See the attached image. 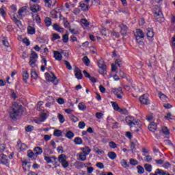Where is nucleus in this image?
I'll list each match as a JSON object with an SVG mask.
<instances>
[{
    "instance_id": "41",
    "label": "nucleus",
    "mask_w": 175,
    "mask_h": 175,
    "mask_svg": "<svg viewBox=\"0 0 175 175\" xmlns=\"http://www.w3.org/2000/svg\"><path fill=\"white\" fill-rule=\"evenodd\" d=\"M74 142L77 145L83 144V139L80 137H75Z\"/></svg>"
},
{
    "instance_id": "13",
    "label": "nucleus",
    "mask_w": 175,
    "mask_h": 175,
    "mask_svg": "<svg viewBox=\"0 0 175 175\" xmlns=\"http://www.w3.org/2000/svg\"><path fill=\"white\" fill-rule=\"evenodd\" d=\"M53 57L56 61H62V53L59 51H53Z\"/></svg>"
},
{
    "instance_id": "52",
    "label": "nucleus",
    "mask_w": 175,
    "mask_h": 175,
    "mask_svg": "<svg viewBox=\"0 0 175 175\" xmlns=\"http://www.w3.org/2000/svg\"><path fill=\"white\" fill-rule=\"evenodd\" d=\"M78 126H79V129H84V128H85V122H79Z\"/></svg>"
},
{
    "instance_id": "31",
    "label": "nucleus",
    "mask_w": 175,
    "mask_h": 175,
    "mask_svg": "<svg viewBox=\"0 0 175 175\" xmlns=\"http://www.w3.org/2000/svg\"><path fill=\"white\" fill-rule=\"evenodd\" d=\"M53 136H55L56 137H61V136H62V131L59 129L55 130L53 131Z\"/></svg>"
},
{
    "instance_id": "53",
    "label": "nucleus",
    "mask_w": 175,
    "mask_h": 175,
    "mask_svg": "<svg viewBox=\"0 0 175 175\" xmlns=\"http://www.w3.org/2000/svg\"><path fill=\"white\" fill-rule=\"evenodd\" d=\"M25 12V9L24 8H21L18 11V14L19 17H23V13Z\"/></svg>"
},
{
    "instance_id": "37",
    "label": "nucleus",
    "mask_w": 175,
    "mask_h": 175,
    "mask_svg": "<svg viewBox=\"0 0 175 175\" xmlns=\"http://www.w3.org/2000/svg\"><path fill=\"white\" fill-rule=\"evenodd\" d=\"M83 62H84L85 65H86V66H90V62H91L90 61V59L88 58V57L85 56L83 57L82 59Z\"/></svg>"
},
{
    "instance_id": "2",
    "label": "nucleus",
    "mask_w": 175,
    "mask_h": 175,
    "mask_svg": "<svg viewBox=\"0 0 175 175\" xmlns=\"http://www.w3.org/2000/svg\"><path fill=\"white\" fill-rule=\"evenodd\" d=\"M153 14L158 23L163 22V14L162 13V10L159 6H154L153 8Z\"/></svg>"
},
{
    "instance_id": "40",
    "label": "nucleus",
    "mask_w": 175,
    "mask_h": 175,
    "mask_svg": "<svg viewBox=\"0 0 175 175\" xmlns=\"http://www.w3.org/2000/svg\"><path fill=\"white\" fill-rule=\"evenodd\" d=\"M78 108L79 110H85V109H87V106L84 103H79L78 105Z\"/></svg>"
},
{
    "instance_id": "19",
    "label": "nucleus",
    "mask_w": 175,
    "mask_h": 175,
    "mask_svg": "<svg viewBox=\"0 0 175 175\" xmlns=\"http://www.w3.org/2000/svg\"><path fill=\"white\" fill-rule=\"evenodd\" d=\"M42 64H44V65L41 66V70L42 72H44V70H46V66H47V60L46 59V57H42Z\"/></svg>"
},
{
    "instance_id": "5",
    "label": "nucleus",
    "mask_w": 175,
    "mask_h": 175,
    "mask_svg": "<svg viewBox=\"0 0 175 175\" xmlns=\"http://www.w3.org/2000/svg\"><path fill=\"white\" fill-rule=\"evenodd\" d=\"M66 159H68L66 155L64 154H62L58 157V161L64 169L69 167V162Z\"/></svg>"
},
{
    "instance_id": "21",
    "label": "nucleus",
    "mask_w": 175,
    "mask_h": 175,
    "mask_svg": "<svg viewBox=\"0 0 175 175\" xmlns=\"http://www.w3.org/2000/svg\"><path fill=\"white\" fill-rule=\"evenodd\" d=\"M33 151L36 155H42L43 154V149L40 147H35Z\"/></svg>"
},
{
    "instance_id": "59",
    "label": "nucleus",
    "mask_w": 175,
    "mask_h": 175,
    "mask_svg": "<svg viewBox=\"0 0 175 175\" xmlns=\"http://www.w3.org/2000/svg\"><path fill=\"white\" fill-rule=\"evenodd\" d=\"M57 39H61V36L57 33H53L52 37L53 42H54V40H57Z\"/></svg>"
},
{
    "instance_id": "4",
    "label": "nucleus",
    "mask_w": 175,
    "mask_h": 175,
    "mask_svg": "<svg viewBox=\"0 0 175 175\" xmlns=\"http://www.w3.org/2000/svg\"><path fill=\"white\" fill-rule=\"evenodd\" d=\"M38 58L39 56H38V53L35 51H32L29 61V64L31 66V68H36V62H38Z\"/></svg>"
},
{
    "instance_id": "3",
    "label": "nucleus",
    "mask_w": 175,
    "mask_h": 175,
    "mask_svg": "<svg viewBox=\"0 0 175 175\" xmlns=\"http://www.w3.org/2000/svg\"><path fill=\"white\" fill-rule=\"evenodd\" d=\"M126 122L127 125H129L131 128H133V126H135V128H137L140 125V122L137 121L135 120L134 117L131 116H127L126 117Z\"/></svg>"
},
{
    "instance_id": "25",
    "label": "nucleus",
    "mask_w": 175,
    "mask_h": 175,
    "mask_svg": "<svg viewBox=\"0 0 175 175\" xmlns=\"http://www.w3.org/2000/svg\"><path fill=\"white\" fill-rule=\"evenodd\" d=\"M148 129L149 131H150V132H154L155 131H157V125L155 124V123L151 122L148 125Z\"/></svg>"
},
{
    "instance_id": "62",
    "label": "nucleus",
    "mask_w": 175,
    "mask_h": 175,
    "mask_svg": "<svg viewBox=\"0 0 175 175\" xmlns=\"http://www.w3.org/2000/svg\"><path fill=\"white\" fill-rule=\"evenodd\" d=\"M19 148L21 151H25L27 150V145L25 144H21Z\"/></svg>"
},
{
    "instance_id": "58",
    "label": "nucleus",
    "mask_w": 175,
    "mask_h": 175,
    "mask_svg": "<svg viewBox=\"0 0 175 175\" xmlns=\"http://www.w3.org/2000/svg\"><path fill=\"white\" fill-rule=\"evenodd\" d=\"M162 166L163 167H164V169H170V166H172V164H170L169 162H165L163 164Z\"/></svg>"
},
{
    "instance_id": "34",
    "label": "nucleus",
    "mask_w": 175,
    "mask_h": 175,
    "mask_svg": "<svg viewBox=\"0 0 175 175\" xmlns=\"http://www.w3.org/2000/svg\"><path fill=\"white\" fill-rule=\"evenodd\" d=\"M112 107L113 109V110H115V111H119V110L121 109L120 108V106H118V104H117V103L116 102H111Z\"/></svg>"
},
{
    "instance_id": "15",
    "label": "nucleus",
    "mask_w": 175,
    "mask_h": 175,
    "mask_svg": "<svg viewBox=\"0 0 175 175\" xmlns=\"http://www.w3.org/2000/svg\"><path fill=\"white\" fill-rule=\"evenodd\" d=\"M0 163L2 165H6L7 163H9V161L8 160V156L5 154H1L0 156Z\"/></svg>"
},
{
    "instance_id": "28",
    "label": "nucleus",
    "mask_w": 175,
    "mask_h": 175,
    "mask_svg": "<svg viewBox=\"0 0 175 175\" xmlns=\"http://www.w3.org/2000/svg\"><path fill=\"white\" fill-rule=\"evenodd\" d=\"M87 156L88 155H86L85 153H83V152L79 153V161L84 162V161L87 160Z\"/></svg>"
},
{
    "instance_id": "22",
    "label": "nucleus",
    "mask_w": 175,
    "mask_h": 175,
    "mask_svg": "<svg viewBox=\"0 0 175 175\" xmlns=\"http://www.w3.org/2000/svg\"><path fill=\"white\" fill-rule=\"evenodd\" d=\"M22 167L25 170V172H28L29 170L31 165L28 164L27 161H23Z\"/></svg>"
},
{
    "instance_id": "50",
    "label": "nucleus",
    "mask_w": 175,
    "mask_h": 175,
    "mask_svg": "<svg viewBox=\"0 0 175 175\" xmlns=\"http://www.w3.org/2000/svg\"><path fill=\"white\" fill-rule=\"evenodd\" d=\"M144 157H145V161L146 162H151L152 161V157L150 155H146L144 154H143Z\"/></svg>"
},
{
    "instance_id": "46",
    "label": "nucleus",
    "mask_w": 175,
    "mask_h": 175,
    "mask_svg": "<svg viewBox=\"0 0 175 175\" xmlns=\"http://www.w3.org/2000/svg\"><path fill=\"white\" fill-rule=\"evenodd\" d=\"M154 162L156 163L157 165H158L159 166H161V165H163V163H165V161L162 160V159H156L154 160Z\"/></svg>"
},
{
    "instance_id": "43",
    "label": "nucleus",
    "mask_w": 175,
    "mask_h": 175,
    "mask_svg": "<svg viewBox=\"0 0 175 175\" xmlns=\"http://www.w3.org/2000/svg\"><path fill=\"white\" fill-rule=\"evenodd\" d=\"M137 169L139 174H143L144 173V168L142 165H137Z\"/></svg>"
},
{
    "instance_id": "1",
    "label": "nucleus",
    "mask_w": 175,
    "mask_h": 175,
    "mask_svg": "<svg viewBox=\"0 0 175 175\" xmlns=\"http://www.w3.org/2000/svg\"><path fill=\"white\" fill-rule=\"evenodd\" d=\"M23 106L18 105L17 103H14L12 106L11 107V109H10L9 113L10 117L12 120H15V118H17L21 113H23Z\"/></svg>"
},
{
    "instance_id": "30",
    "label": "nucleus",
    "mask_w": 175,
    "mask_h": 175,
    "mask_svg": "<svg viewBox=\"0 0 175 175\" xmlns=\"http://www.w3.org/2000/svg\"><path fill=\"white\" fill-rule=\"evenodd\" d=\"M27 32L29 33V35H35V32H36L34 27L32 26H28L27 27Z\"/></svg>"
},
{
    "instance_id": "44",
    "label": "nucleus",
    "mask_w": 175,
    "mask_h": 175,
    "mask_svg": "<svg viewBox=\"0 0 175 175\" xmlns=\"http://www.w3.org/2000/svg\"><path fill=\"white\" fill-rule=\"evenodd\" d=\"M58 118L60 124H64V122H65V118L64 117V115L58 113Z\"/></svg>"
},
{
    "instance_id": "17",
    "label": "nucleus",
    "mask_w": 175,
    "mask_h": 175,
    "mask_svg": "<svg viewBox=\"0 0 175 175\" xmlns=\"http://www.w3.org/2000/svg\"><path fill=\"white\" fill-rule=\"evenodd\" d=\"M44 161H46V162L47 163H53L55 162V161H57V157H50L45 156Z\"/></svg>"
},
{
    "instance_id": "32",
    "label": "nucleus",
    "mask_w": 175,
    "mask_h": 175,
    "mask_svg": "<svg viewBox=\"0 0 175 175\" xmlns=\"http://www.w3.org/2000/svg\"><path fill=\"white\" fill-rule=\"evenodd\" d=\"M108 157L109 158V159H111L113 161L116 159V158H117V154H116V152H109Z\"/></svg>"
},
{
    "instance_id": "63",
    "label": "nucleus",
    "mask_w": 175,
    "mask_h": 175,
    "mask_svg": "<svg viewBox=\"0 0 175 175\" xmlns=\"http://www.w3.org/2000/svg\"><path fill=\"white\" fill-rule=\"evenodd\" d=\"M36 155L35 153H33V152H32L31 150H29L27 152V157L29 158H33V157Z\"/></svg>"
},
{
    "instance_id": "38",
    "label": "nucleus",
    "mask_w": 175,
    "mask_h": 175,
    "mask_svg": "<svg viewBox=\"0 0 175 175\" xmlns=\"http://www.w3.org/2000/svg\"><path fill=\"white\" fill-rule=\"evenodd\" d=\"M144 168L145 170H146V172H148L150 173V172H152V165H151L150 164H145L144 165Z\"/></svg>"
},
{
    "instance_id": "11",
    "label": "nucleus",
    "mask_w": 175,
    "mask_h": 175,
    "mask_svg": "<svg viewBox=\"0 0 175 175\" xmlns=\"http://www.w3.org/2000/svg\"><path fill=\"white\" fill-rule=\"evenodd\" d=\"M113 93L117 96L118 99H122V96L124 95L122 88H119L118 89H115Z\"/></svg>"
},
{
    "instance_id": "18",
    "label": "nucleus",
    "mask_w": 175,
    "mask_h": 175,
    "mask_svg": "<svg viewBox=\"0 0 175 175\" xmlns=\"http://www.w3.org/2000/svg\"><path fill=\"white\" fill-rule=\"evenodd\" d=\"M53 28L55 31H57V32H60V33H63L64 29L62 27L59 26L58 24H54L53 25Z\"/></svg>"
},
{
    "instance_id": "16",
    "label": "nucleus",
    "mask_w": 175,
    "mask_h": 175,
    "mask_svg": "<svg viewBox=\"0 0 175 175\" xmlns=\"http://www.w3.org/2000/svg\"><path fill=\"white\" fill-rule=\"evenodd\" d=\"M22 76L23 81L27 84V83H28V79H29V74L28 73V71L24 70L23 71Z\"/></svg>"
},
{
    "instance_id": "48",
    "label": "nucleus",
    "mask_w": 175,
    "mask_h": 175,
    "mask_svg": "<svg viewBox=\"0 0 175 175\" xmlns=\"http://www.w3.org/2000/svg\"><path fill=\"white\" fill-rule=\"evenodd\" d=\"M165 118H166V120H168V121H170V120H174V118L172 116V113L169 112L167 113V115L165 116Z\"/></svg>"
},
{
    "instance_id": "39",
    "label": "nucleus",
    "mask_w": 175,
    "mask_h": 175,
    "mask_svg": "<svg viewBox=\"0 0 175 175\" xmlns=\"http://www.w3.org/2000/svg\"><path fill=\"white\" fill-rule=\"evenodd\" d=\"M36 17L33 18V20H35L36 23L38 24H40L42 23V18H40V16H39V14H35Z\"/></svg>"
},
{
    "instance_id": "23",
    "label": "nucleus",
    "mask_w": 175,
    "mask_h": 175,
    "mask_svg": "<svg viewBox=\"0 0 175 175\" xmlns=\"http://www.w3.org/2000/svg\"><path fill=\"white\" fill-rule=\"evenodd\" d=\"M136 146H139V144L137 140L134 139L133 142H131V146H130L133 151L136 150Z\"/></svg>"
},
{
    "instance_id": "10",
    "label": "nucleus",
    "mask_w": 175,
    "mask_h": 175,
    "mask_svg": "<svg viewBox=\"0 0 175 175\" xmlns=\"http://www.w3.org/2000/svg\"><path fill=\"white\" fill-rule=\"evenodd\" d=\"M47 119V114L46 113H41L40 118L35 120L36 124H42V122H44Z\"/></svg>"
},
{
    "instance_id": "14",
    "label": "nucleus",
    "mask_w": 175,
    "mask_h": 175,
    "mask_svg": "<svg viewBox=\"0 0 175 175\" xmlns=\"http://www.w3.org/2000/svg\"><path fill=\"white\" fill-rule=\"evenodd\" d=\"M135 38L139 39H143L144 38V33H143V30L140 29H136Z\"/></svg>"
},
{
    "instance_id": "27",
    "label": "nucleus",
    "mask_w": 175,
    "mask_h": 175,
    "mask_svg": "<svg viewBox=\"0 0 175 175\" xmlns=\"http://www.w3.org/2000/svg\"><path fill=\"white\" fill-rule=\"evenodd\" d=\"M159 96L162 102H169V98H167L166 95L162 93H159Z\"/></svg>"
},
{
    "instance_id": "24",
    "label": "nucleus",
    "mask_w": 175,
    "mask_h": 175,
    "mask_svg": "<svg viewBox=\"0 0 175 175\" xmlns=\"http://www.w3.org/2000/svg\"><path fill=\"white\" fill-rule=\"evenodd\" d=\"M154 33L152 29H147L146 36H148V38L152 39V38H154Z\"/></svg>"
},
{
    "instance_id": "45",
    "label": "nucleus",
    "mask_w": 175,
    "mask_h": 175,
    "mask_svg": "<svg viewBox=\"0 0 175 175\" xmlns=\"http://www.w3.org/2000/svg\"><path fill=\"white\" fill-rule=\"evenodd\" d=\"M2 43L3 44V46H5V47H10V44H9V42L8 41V39L6 38H4L2 40Z\"/></svg>"
},
{
    "instance_id": "12",
    "label": "nucleus",
    "mask_w": 175,
    "mask_h": 175,
    "mask_svg": "<svg viewBox=\"0 0 175 175\" xmlns=\"http://www.w3.org/2000/svg\"><path fill=\"white\" fill-rule=\"evenodd\" d=\"M74 72L76 79H77L78 80H81V79H83V74L81 73V70L80 69L76 68Z\"/></svg>"
},
{
    "instance_id": "55",
    "label": "nucleus",
    "mask_w": 175,
    "mask_h": 175,
    "mask_svg": "<svg viewBox=\"0 0 175 175\" xmlns=\"http://www.w3.org/2000/svg\"><path fill=\"white\" fill-rule=\"evenodd\" d=\"M106 64H105V61H103V59H100L98 62V68L101 67V66H105Z\"/></svg>"
},
{
    "instance_id": "7",
    "label": "nucleus",
    "mask_w": 175,
    "mask_h": 175,
    "mask_svg": "<svg viewBox=\"0 0 175 175\" xmlns=\"http://www.w3.org/2000/svg\"><path fill=\"white\" fill-rule=\"evenodd\" d=\"M45 76L46 80H47V81H51V83H54L55 85H57V84H58V79H57V77H55L54 73H45Z\"/></svg>"
},
{
    "instance_id": "64",
    "label": "nucleus",
    "mask_w": 175,
    "mask_h": 175,
    "mask_svg": "<svg viewBox=\"0 0 175 175\" xmlns=\"http://www.w3.org/2000/svg\"><path fill=\"white\" fill-rule=\"evenodd\" d=\"M44 140H45L46 142H49V141L51 140V135H44Z\"/></svg>"
},
{
    "instance_id": "9",
    "label": "nucleus",
    "mask_w": 175,
    "mask_h": 175,
    "mask_svg": "<svg viewBox=\"0 0 175 175\" xmlns=\"http://www.w3.org/2000/svg\"><path fill=\"white\" fill-rule=\"evenodd\" d=\"M139 102L142 105H150V100L148 99V94H144L139 97Z\"/></svg>"
},
{
    "instance_id": "35",
    "label": "nucleus",
    "mask_w": 175,
    "mask_h": 175,
    "mask_svg": "<svg viewBox=\"0 0 175 175\" xmlns=\"http://www.w3.org/2000/svg\"><path fill=\"white\" fill-rule=\"evenodd\" d=\"M0 14L2 17H6V8L5 6H2L0 8Z\"/></svg>"
},
{
    "instance_id": "42",
    "label": "nucleus",
    "mask_w": 175,
    "mask_h": 175,
    "mask_svg": "<svg viewBox=\"0 0 175 175\" xmlns=\"http://www.w3.org/2000/svg\"><path fill=\"white\" fill-rule=\"evenodd\" d=\"M31 76L32 79H34L35 80L38 79V73H36V71L34 69L31 70Z\"/></svg>"
},
{
    "instance_id": "61",
    "label": "nucleus",
    "mask_w": 175,
    "mask_h": 175,
    "mask_svg": "<svg viewBox=\"0 0 175 175\" xmlns=\"http://www.w3.org/2000/svg\"><path fill=\"white\" fill-rule=\"evenodd\" d=\"M26 132H32L33 131V126L29 125L25 127Z\"/></svg>"
},
{
    "instance_id": "56",
    "label": "nucleus",
    "mask_w": 175,
    "mask_h": 175,
    "mask_svg": "<svg viewBox=\"0 0 175 175\" xmlns=\"http://www.w3.org/2000/svg\"><path fill=\"white\" fill-rule=\"evenodd\" d=\"M64 64L66 65L67 69H68V70H72V66L70 65V63H69V62L68 61H64Z\"/></svg>"
},
{
    "instance_id": "26",
    "label": "nucleus",
    "mask_w": 175,
    "mask_h": 175,
    "mask_svg": "<svg viewBox=\"0 0 175 175\" xmlns=\"http://www.w3.org/2000/svg\"><path fill=\"white\" fill-rule=\"evenodd\" d=\"M120 165L124 169H129V164H128V161L126 160H125V159L121 160Z\"/></svg>"
},
{
    "instance_id": "29",
    "label": "nucleus",
    "mask_w": 175,
    "mask_h": 175,
    "mask_svg": "<svg viewBox=\"0 0 175 175\" xmlns=\"http://www.w3.org/2000/svg\"><path fill=\"white\" fill-rule=\"evenodd\" d=\"M98 72L100 75H106L107 73V71L106 70V66L99 67Z\"/></svg>"
},
{
    "instance_id": "57",
    "label": "nucleus",
    "mask_w": 175,
    "mask_h": 175,
    "mask_svg": "<svg viewBox=\"0 0 175 175\" xmlns=\"http://www.w3.org/2000/svg\"><path fill=\"white\" fill-rule=\"evenodd\" d=\"M109 146L110 148H117V144H116L114 142H111L109 143Z\"/></svg>"
},
{
    "instance_id": "54",
    "label": "nucleus",
    "mask_w": 175,
    "mask_h": 175,
    "mask_svg": "<svg viewBox=\"0 0 175 175\" xmlns=\"http://www.w3.org/2000/svg\"><path fill=\"white\" fill-rule=\"evenodd\" d=\"M162 131L164 135H169V133H170V132L169 131V129H167V127L166 126L163 127Z\"/></svg>"
},
{
    "instance_id": "47",
    "label": "nucleus",
    "mask_w": 175,
    "mask_h": 175,
    "mask_svg": "<svg viewBox=\"0 0 175 175\" xmlns=\"http://www.w3.org/2000/svg\"><path fill=\"white\" fill-rule=\"evenodd\" d=\"M44 23L46 27H50V25H51V18L49 17L45 18Z\"/></svg>"
},
{
    "instance_id": "8",
    "label": "nucleus",
    "mask_w": 175,
    "mask_h": 175,
    "mask_svg": "<svg viewBox=\"0 0 175 175\" xmlns=\"http://www.w3.org/2000/svg\"><path fill=\"white\" fill-rule=\"evenodd\" d=\"M30 10L31 12V17L32 18H34L35 15L38 14V12L42 10V7H40V5H39L38 4L31 5Z\"/></svg>"
},
{
    "instance_id": "49",
    "label": "nucleus",
    "mask_w": 175,
    "mask_h": 175,
    "mask_svg": "<svg viewBox=\"0 0 175 175\" xmlns=\"http://www.w3.org/2000/svg\"><path fill=\"white\" fill-rule=\"evenodd\" d=\"M130 165H132L133 166H136V165H139V161L135 159H130Z\"/></svg>"
},
{
    "instance_id": "6",
    "label": "nucleus",
    "mask_w": 175,
    "mask_h": 175,
    "mask_svg": "<svg viewBox=\"0 0 175 175\" xmlns=\"http://www.w3.org/2000/svg\"><path fill=\"white\" fill-rule=\"evenodd\" d=\"M11 20L14 23L15 25H16V27L21 29L23 28V23H21V21L18 20L17 18V14L14 12H11L10 14Z\"/></svg>"
},
{
    "instance_id": "33",
    "label": "nucleus",
    "mask_w": 175,
    "mask_h": 175,
    "mask_svg": "<svg viewBox=\"0 0 175 175\" xmlns=\"http://www.w3.org/2000/svg\"><path fill=\"white\" fill-rule=\"evenodd\" d=\"M79 6H80L81 9L85 12H86L89 9L88 5L85 3H84L83 2H81L79 3Z\"/></svg>"
},
{
    "instance_id": "60",
    "label": "nucleus",
    "mask_w": 175,
    "mask_h": 175,
    "mask_svg": "<svg viewBox=\"0 0 175 175\" xmlns=\"http://www.w3.org/2000/svg\"><path fill=\"white\" fill-rule=\"evenodd\" d=\"M68 40H69V36L68 34H64L63 36V42L64 43H68Z\"/></svg>"
},
{
    "instance_id": "51",
    "label": "nucleus",
    "mask_w": 175,
    "mask_h": 175,
    "mask_svg": "<svg viewBox=\"0 0 175 175\" xmlns=\"http://www.w3.org/2000/svg\"><path fill=\"white\" fill-rule=\"evenodd\" d=\"M81 23L82 25H84V27H88L90 25V23H88V21H87L86 19H82L81 21Z\"/></svg>"
},
{
    "instance_id": "36",
    "label": "nucleus",
    "mask_w": 175,
    "mask_h": 175,
    "mask_svg": "<svg viewBox=\"0 0 175 175\" xmlns=\"http://www.w3.org/2000/svg\"><path fill=\"white\" fill-rule=\"evenodd\" d=\"M66 137H67V139H73V137H75V133L69 131L66 133Z\"/></svg>"
},
{
    "instance_id": "20",
    "label": "nucleus",
    "mask_w": 175,
    "mask_h": 175,
    "mask_svg": "<svg viewBox=\"0 0 175 175\" xmlns=\"http://www.w3.org/2000/svg\"><path fill=\"white\" fill-rule=\"evenodd\" d=\"M81 151H82L83 154L88 156L90 155V152H91V148H90L88 146H85L81 148Z\"/></svg>"
}]
</instances>
